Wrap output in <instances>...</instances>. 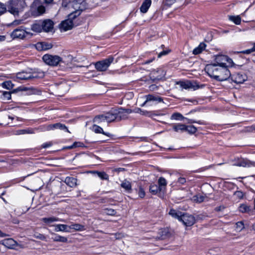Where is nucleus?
<instances>
[{
  "instance_id": "obj_57",
  "label": "nucleus",
  "mask_w": 255,
  "mask_h": 255,
  "mask_svg": "<svg viewBox=\"0 0 255 255\" xmlns=\"http://www.w3.org/2000/svg\"><path fill=\"white\" fill-rule=\"evenodd\" d=\"M3 96L6 100H10L11 99V93L9 92L5 91L3 93Z\"/></svg>"
},
{
  "instance_id": "obj_30",
  "label": "nucleus",
  "mask_w": 255,
  "mask_h": 255,
  "mask_svg": "<svg viewBox=\"0 0 255 255\" xmlns=\"http://www.w3.org/2000/svg\"><path fill=\"white\" fill-rule=\"evenodd\" d=\"M31 29L35 32H41L42 31L41 23H35L31 25Z\"/></svg>"
},
{
  "instance_id": "obj_1",
  "label": "nucleus",
  "mask_w": 255,
  "mask_h": 255,
  "mask_svg": "<svg viewBox=\"0 0 255 255\" xmlns=\"http://www.w3.org/2000/svg\"><path fill=\"white\" fill-rule=\"evenodd\" d=\"M205 71L210 77L219 81L227 80L231 76V72L227 66H219L216 64L207 65Z\"/></svg>"
},
{
  "instance_id": "obj_40",
  "label": "nucleus",
  "mask_w": 255,
  "mask_h": 255,
  "mask_svg": "<svg viewBox=\"0 0 255 255\" xmlns=\"http://www.w3.org/2000/svg\"><path fill=\"white\" fill-rule=\"evenodd\" d=\"M197 130V128L193 125L191 126H185V131H187L190 134H194Z\"/></svg>"
},
{
  "instance_id": "obj_3",
  "label": "nucleus",
  "mask_w": 255,
  "mask_h": 255,
  "mask_svg": "<svg viewBox=\"0 0 255 255\" xmlns=\"http://www.w3.org/2000/svg\"><path fill=\"white\" fill-rule=\"evenodd\" d=\"M70 5L73 9V11L70 13L71 17H77L88 7L86 0H73L70 2Z\"/></svg>"
},
{
  "instance_id": "obj_26",
  "label": "nucleus",
  "mask_w": 255,
  "mask_h": 255,
  "mask_svg": "<svg viewBox=\"0 0 255 255\" xmlns=\"http://www.w3.org/2000/svg\"><path fill=\"white\" fill-rule=\"evenodd\" d=\"M92 172L102 180H109V175L104 171H94Z\"/></svg>"
},
{
  "instance_id": "obj_18",
  "label": "nucleus",
  "mask_w": 255,
  "mask_h": 255,
  "mask_svg": "<svg viewBox=\"0 0 255 255\" xmlns=\"http://www.w3.org/2000/svg\"><path fill=\"white\" fill-rule=\"evenodd\" d=\"M151 5V0H144L139 8L140 11L143 13H146Z\"/></svg>"
},
{
  "instance_id": "obj_8",
  "label": "nucleus",
  "mask_w": 255,
  "mask_h": 255,
  "mask_svg": "<svg viewBox=\"0 0 255 255\" xmlns=\"http://www.w3.org/2000/svg\"><path fill=\"white\" fill-rule=\"evenodd\" d=\"M76 17H70V14L68 15V18L62 21L59 25V28L64 31L72 28L74 23V20Z\"/></svg>"
},
{
  "instance_id": "obj_58",
  "label": "nucleus",
  "mask_w": 255,
  "mask_h": 255,
  "mask_svg": "<svg viewBox=\"0 0 255 255\" xmlns=\"http://www.w3.org/2000/svg\"><path fill=\"white\" fill-rule=\"evenodd\" d=\"M246 131L248 132L255 131V125H253L251 126L247 127Z\"/></svg>"
},
{
  "instance_id": "obj_15",
  "label": "nucleus",
  "mask_w": 255,
  "mask_h": 255,
  "mask_svg": "<svg viewBox=\"0 0 255 255\" xmlns=\"http://www.w3.org/2000/svg\"><path fill=\"white\" fill-rule=\"evenodd\" d=\"M42 30L45 32H49L52 30L54 26V23L52 20L49 19H45L41 22Z\"/></svg>"
},
{
  "instance_id": "obj_7",
  "label": "nucleus",
  "mask_w": 255,
  "mask_h": 255,
  "mask_svg": "<svg viewBox=\"0 0 255 255\" xmlns=\"http://www.w3.org/2000/svg\"><path fill=\"white\" fill-rule=\"evenodd\" d=\"M42 59L46 64L53 66H57L62 60V58L59 56L49 54L44 55Z\"/></svg>"
},
{
  "instance_id": "obj_44",
  "label": "nucleus",
  "mask_w": 255,
  "mask_h": 255,
  "mask_svg": "<svg viewBox=\"0 0 255 255\" xmlns=\"http://www.w3.org/2000/svg\"><path fill=\"white\" fill-rule=\"evenodd\" d=\"M244 224L243 221L238 222L236 224V229L237 231L240 232L244 229Z\"/></svg>"
},
{
  "instance_id": "obj_9",
  "label": "nucleus",
  "mask_w": 255,
  "mask_h": 255,
  "mask_svg": "<svg viewBox=\"0 0 255 255\" xmlns=\"http://www.w3.org/2000/svg\"><path fill=\"white\" fill-rule=\"evenodd\" d=\"M180 221L186 227H190L195 223V218L192 215L183 213Z\"/></svg>"
},
{
  "instance_id": "obj_63",
  "label": "nucleus",
  "mask_w": 255,
  "mask_h": 255,
  "mask_svg": "<svg viewBox=\"0 0 255 255\" xmlns=\"http://www.w3.org/2000/svg\"><path fill=\"white\" fill-rule=\"evenodd\" d=\"M168 52L167 51L163 50L162 52H160L158 54V57H161L163 55H165L167 54Z\"/></svg>"
},
{
  "instance_id": "obj_51",
  "label": "nucleus",
  "mask_w": 255,
  "mask_h": 255,
  "mask_svg": "<svg viewBox=\"0 0 255 255\" xmlns=\"http://www.w3.org/2000/svg\"><path fill=\"white\" fill-rule=\"evenodd\" d=\"M138 194L139 197H140V198H143L145 195V191L143 188L141 186L139 187Z\"/></svg>"
},
{
  "instance_id": "obj_22",
  "label": "nucleus",
  "mask_w": 255,
  "mask_h": 255,
  "mask_svg": "<svg viewBox=\"0 0 255 255\" xmlns=\"http://www.w3.org/2000/svg\"><path fill=\"white\" fill-rule=\"evenodd\" d=\"M121 186L123 188H124L125 190V191L127 193H131V191H132L131 185L129 181L127 180H125L122 182Z\"/></svg>"
},
{
  "instance_id": "obj_34",
  "label": "nucleus",
  "mask_w": 255,
  "mask_h": 255,
  "mask_svg": "<svg viewBox=\"0 0 255 255\" xmlns=\"http://www.w3.org/2000/svg\"><path fill=\"white\" fill-rule=\"evenodd\" d=\"M158 186L161 189V190H163L165 188L167 184V182L166 180L163 177H160L158 179Z\"/></svg>"
},
{
  "instance_id": "obj_52",
  "label": "nucleus",
  "mask_w": 255,
  "mask_h": 255,
  "mask_svg": "<svg viewBox=\"0 0 255 255\" xmlns=\"http://www.w3.org/2000/svg\"><path fill=\"white\" fill-rule=\"evenodd\" d=\"M41 43L43 45V48L44 49V50L50 49L52 47V44L51 43H48L46 42H41Z\"/></svg>"
},
{
  "instance_id": "obj_5",
  "label": "nucleus",
  "mask_w": 255,
  "mask_h": 255,
  "mask_svg": "<svg viewBox=\"0 0 255 255\" xmlns=\"http://www.w3.org/2000/svg\"><path fill=\"white\" fill-rule=\"evenodd\" d=\"M32 36V33L27 31L23 26L14 29L11 33V36L13 39H23L27 37H31Z\"/></svg>"
},
{
  "instance_id": "obj_12",
  "label": "nucleus",
  "mask_w": 255,
  "mask_h": 255,
  "mask_svg": "<svg viewBox=\"0 0 255 255\" xmlns=\"http://www.w3.org/2000/svg\"><path fill=\"white\" fill-rule=\"evenodd\" d=\"M230 77L232 81L236 84H242L247 80L246 75L240 73L231 74Z\"/></svg>"
},
{
  "instance_id": "obj_42",
  "label": "nucleus",
  "mask_w": 255,
  "mask_h": 255,
  "mask_svg": "<svg viewBox=\"0 0 255 255\" xmlns=\"http://www.w3.org/2000/svg\"><path fill=\"white\" fill-rule=\"evenodd\" d=\"M13 84L10 81H6L1 84V86L6 89L10 90L13 88Z\"/></svg>"
},
{
  "instance_id": "obj_4",
  "label": "nucleus",
  "mask_w": 255,
  "mask_h": 255,
  "mask_svg": "<svg viewBox=\"0 0 255 255\" xmlns=\"http://www.w3.org/2000/svg\"><path fill=\"white\" fill-rule=\"evenodd\" d=\"M114 57L110 56L106 59L96 62L95 67L98 71H105L114 61Z\"/></svg>"
},
{
  "instance_id": "obj_21",
  "label": "nucleus",
  "mask_w": 255,
  "mask_h": 255,
  "mask_svg": "<svg viewBox=\"0 0 255 255\" xmlns=\"http://www.w3.org/2000/svg\"><path fill=\"white\" fill-rule=\"evenodd\" d=\"M51 234L53 236L52 237V239L54 242H59L61 243H67L68 239L66 237L60 236L54 233H51Z\"/></svg>"
},
{
  "instance_id": "obj_61",
  "label": "nucleus",
  "mask_w": 255,
  "mask_h": 255,
  "mask_svg": "<svg viewBox=\"0 0 255 255\" xmlns=\"http://www.w3.org/2000/svg\"><path fill=\"white\" fill-rule=\"evenodd\" d=\"M186 180L184 177H180L178 179L177 183L181 185H183L185 183Z\"/></svg>"
},
{
  "instance_id": "obj_27",
  "label": "nucleus",
  "mask_w": 255,
  "mask_h": 255,
  "mask_svg": "<svg viewBox=\"0 0 255 255\" xmlns=\"http://www.w3.org/2000/svg\"><path fill=\"white\" fill-rule=\"evenodd\" d=\"M185 126L184 124L178 123L173 125V129L177 132L185 131Z\"/></svg>"
},
{
  "instance_id": "obj_28",
  "label": "nucleus",
  "mask_w": 255,
  "mask_h": 255,
  "mask_svg": "<svg viewBox=\"0 0 255 255\" xmlns=\"http://www.w3.org/2000/svg\"><path fill=\"white\" fill-rule=\"evenodd\" d=\"M68 228L77 231H83L85 230V226L79 224H73L68 226Z\"/></svg>"
},
{
  "instance_id": "obj_32",
  "label": "nucleus",
  "mask_w": 255,
  "mask_h": 255,
  "mask_svg": "<svg viewBox=\"0 0 255 255\" xmlns=\"http://www.w3.org/2000/svg\"><path fill=\"white\" fill-rule=\"evenodd\" d=\"M42 221L45 223L49 225L53 222L60 221L61 220L58 218L51 217L48 218H43L42 219Z\"/></svg>"
},
{
  "instance_id": "obj_56",
  "label": "nucleus",
  "mask_w": 255,
  "mask_h": 255,
  "mask_svg": "<svg viewBox=\"0 0 255 255\" xmlns=\"http://www.w3.org/2000/svg\"><path fill=\"white\" fill-rule=\"evenodd\" d=\"M58 129L62 130H64L66 132H70L67 127L64 124L59 123Z\"/></svg>"
},
{
  "instance_id": "obj_49",
  "label": "nucleus",
  "mask_w": 255,
  "mask_h": 255,
  "mask_svg": "<svg viewBox=\"0 0 255 255\" xmlns=\"http://www.w3.org/2000/svg\"><path fill=\"white\" fill-rule=\"evenodd\" d=\"M179 0H163V3L164 5L170 6Z\"/></svg>"
},
{
  "instance_id": "obj_50",
  "label": "nucleus",
  "mask_w": 255,
  "mask_h": 255,
  "mask_svg": "<svg viewBox=\"0 0 255 255\" xmlns=\"http://www.w3.org/2000/svg\"><path fill=\"white\" fill-rule=\"evenodd\" d=\"M255 43L254 44V46L252 48L247 49L245 50H243V51H241V53L245 54H250L253 52H255Z\"/></svg>"
},
{
  "instance_id": "obj_36",
  "label": "nucleus",
  "mask_w": 255,
  "mask_h": 255,
  "mask_svg": "<svg viewBox=\"0 0 255 255\" xmlns=\"http://www.w3.org/2000/svg\"><path fill=\"white\" fill-rule=\"evenodd\" d=\"M185 119L186 118L181 114L177 112L173 113L170 117L171 120L176 121H182Z\"/></svg>"
},
{
  "instance_id": "obj_16",
  "label": "nucleus",
  "mask_w": 255,
  "mask_h": 255,
  "mask_svg": "<svg viewBox=\"0 0 255 255\" xmlns=\"http://www.w3.org/2000/svg\"><path fill=\"white\" fill-rule=\"evenodd\" d=\"M227 56L224 55H218L216 56L215 58V63L219 66H227L226 61L227 60Z\"/></svg>"
},
{
  "instance_id": "obj_29",
  "label": "nucleus",
  "mask_w": 255,
  "mask_h": 255,
  "mask_svg": "<svg viewBox=\"0 0 255 255\" xmlns=\"http://www.w3.org/2000/svg\"><path fill=\"white\" fill-rule=\"evenodd\" d=\"M206 44L204 43H201L198 47H196L193 51V53L194 55L200 54L206 48Z\"/></svg>"
},
{
  "instance_id": "obj_14",
  "label": "nucleus",
  "mask_w": 255,
  "mask_h": 255,
  "mask_svg": "<svg viewBox=\"0 0 255 255\" xmlns=\"http://www.w3.org/2000/svg\"><path fill=\"white\" fill-rule=\"evenodd\" d=\"M0 244L5 247L12 249L17 246V242L12 238H8L2 240L0 241Z\"/></svg>"
},
{
  "instance_id": "obj_48",
  "label": "nucleus",
  "mask_w": 255,
  "mask_h": 255,
  "mask_svg": "<svg viewBox=\"0 0 255 255\" xmlns=\"http://www.w3.org/2000/svg\"><path fill=\"white\" fill-rule=\"evenodd\" d=\"M105 213L108 215L114 216L117 213L116 210L111 208H106L105 209Z\"/></svg>"
},
{
  "instance_id": "obj_10",
  "label": "nucleus",
  "mask_w": 255,
  "mask_h": 255,
  "mask_svg": "<svg viewBox=\"0 0 255 255\" xmlns=\"http://www.w3.org/2000/svg\"><path fill=\"white\" fill-rule=\"evenodd\" d=\"M150 74L153 80H160L164 78L166 72L163 68H159L157 70L152 71Z\"/></svg>"
},
{
  "instance_id": "obj_35",
  "label": "nucleus",
  "mask_w": 255,
  "mask_h": 255,
  "mask_svg": "<svg viewBox=\"0 0 255 255\" xmlns=\"http://www.w3.org/2000/svg\"><path fill=\"white\" fill-rule=\"evenodd\" d=\"M161 191L160 187L156 184L151 185L149 187V191L153 195H156L159 191Z\"/></svg>"
},
{
  "instance_id": "obj_20",
  "label": "nucleus",
  "mask_w": 255,
  "mask_h": 255,
  "mask_svg": "<svg viewBox=\"0 0 255 255\" xmlns=\"http://www.w3.org/2000/svg\"><path fill=\"white\" fill-rule=\"evenodd\" d=\"M77 179L73 177H67L65 179V183L70 187H75L77 186Z\"/></svg>"
},
{
  "instance_id": "obj_33",
  "label": "nucleus",
  "mask_w": 255,
  "mask_h": 255,
  "mask_svg": "<svg viewBox=\"0 0 255 255\" xmlns=\"http://www.w3.org/2000/svg\"><path fill=\"white\" fill-rule=\"evenodd\" d=\"M34 129L31 128H28L27 129H20L16 131L15 134L20 135V134H32L34 133Z\"/></svg>"
},
{
  "instance_id": "obj_60",
  "label": "nucleus",
  "mask_w": 255,
  "mask_h": 255,
  "mask_svg": "<svg viewBox=\"0 0 255 255\" xmlns=\"http://www.w3.org/2000/svg\"><path fill=\"white\" fill-rule=\"evenodd\" d=\"M52 143L51 142H48L43 143L41 145V147L43 148H46L52 146Z\"/></svg>"
},
{
  "instance_id": "obj_59",
  "label": "nucleus",
  "mask_w": 255,
  "mask_h": 255,
  "mask_svg": "<svg viewBox=\"0 0 255 255\" xmlns=\"http://www.w3.org/2000/svg\"><path fill=\"white\" fill-rule=\"evenodd\" d=\"M138 112L142 115L149 116L150 112L147 111L142 110L141 109H138Z\"/></svg>"
},
{
  "instance_id": "obj_43",
  "label": "nucleus",
  "mask_w": 255,
  "mask_h": 255,
  "mask_svg": "<svg viewBox=\"0 0 255 255\" xmlns=\"http://www.w3.org/2000/svg\"><path fill=\"white\" fill-rule=\"evenodd\" d=\"M41 4L40 0H34L31 4V9L32 10H35Z\"/></svg>"
},
{
  "instance_id": "obj_47",
  "label": "nucleus",
  "mask_w": 255,
  "mask_h": 255,
  "mask_svg": "<svg viewBox=\"0 0 255 255\" xmlns=\"http://www.w3.org/2000/svg\"><path fill=\"white\" fill-rule=\"evenodd\" d=\"M37 11V13L38 15L42 14L45 12V7L40 4L36 9V10Z\"/></svg>"
},
{
  "instance_id": "obj_53",
  "label": "nucleus",
  "mask_w": 255,
  "mask_h": 255,
  "mask_svg": "<svg viewBox=\"0 0 255 255\" xmlns=\"http://www.w3.org/2000/svg\"><path fill=\"white\" fill-rule=\"evenodd\" d=\"M6 8L7 5L0 2V15L6 12Z\"/></svg>"
},
{
  "instance_id": "obj_6",
  "label": "nucleus",
  "mask_w": 255,
  "mask_h": 255,
  "mask_svg": "<svg viewBox=\"0 0 255 255\" xmlns=\"http://www.w3.org/2000/svg\"><path fill=\"white\" fill-rule=\"evenodd\" d=\"M182 89L186 90L192 89L195 91L198 89H202L205 87V85H199L196 82H192L189 81H179L177 83Z\"/></svg>"
},
{
  "instance_id": "obj_46",
  "label": "nucleus",
  "mask_w": 255,
  "mask_h": 255,
  "mask_svg": "<svg viewBox=\"0 0 255 255\" xmlns=\"http://www.w3.org/2000/svg\"><path fill=\"white\" fill-rule=\"evenodd\" d=\"M33 237L36 239H40L42 241H46V237L45 236L38 233H35V234H34Z\"/></svg>"
},
{
  "instance_id": "obj_45",
  "label": "nucleus",
  "mask_w": 255,
  "mask_h": 255,
  "mask_svg": "<svg viewBox=\"0 0 255 255\" xmlns=\"http://www.w3.org/2000/svg\"><path fill=\"white\" fill-rule=\"evenodd\" d=\"M93 130L96 133H102L103 132V129L97 125H93Z\"/></svg>"
},
{
  "instance_id": "obj_54",
  "label": "nucleus",
  "mask_w": 255,
  "mask_h": 255,
  "mask_svg": "<svg viewBox=\"0 0 255 255\" xmlns=\"http://www.w3.org/2000/svg\"><path fill=\"white\" fill-rule=\"evenodd\" d=\"M227 59H228L226 61L227 68H228V67H232L234 66V63L232 59L229 58L228 56H227Z\"/></svg>"
},
{
  "instance_id": "obj_23",
  "label": "nucleus",
  "mask_w": 255,
  "mask_h": 255,
  "mask_svg": "<svg viewBox=\"0 0 255 255\" xmlns=\"http://www.w3.org/2000/svg\"><path fill=\"white\" fill-rule=\"evenodd\" d=\"M59 123L51 125H45L42 126V130L43 131L53 130L58 129Z\"/></svg>"
},
{
  "instance_id": "obj_31",
  "label": "nucleus",
  "mask_w": 255,
  "mask_h": 255,
  "mask_svg": "<svg viewBox=\"0 0 255 255\" xmlns=\"http://www.w3.org/2000/svg\"><path fill=\"white\" fill-rule=\"evenodd\" d=\"M118 118L117 119L118 120H125L128 118L127 115H125L124 113V111H126L127 113H129L128 110H125L122 108H121L119 110H118Z\"/></svg>"
},
{
  "instance_id": "obj_2",
  "label": "nucleus",
  "mask_w": 255,
  "mask_h": 255,
  "mask_svg": "<svg viewBox=\"0 0 255 255\" xmlns=\"http://www.w3.org/2000/svg\"><path fill=\"white\" fill-rule=\"evenodd\" d=\"M44 76V73L42 71H34L32 72L22 71L17 73L14 78L15 81L22 83L33 79L42 78Z\"/></svg>"
},
{
  "instance_id": "obj_62",
  "label": "nucleus",
  "mask_w": 255,
  "mask_h": 255,
  "mask_svg": "<svg viewBox=\"0 0 255 255\" xmlns=\"http://www.w3.org/2000/svg\"><path fill=\"white\" fill-rule=\"evenodd\" d=\"M36 48L38 50H44V49L43 48V45L41 42H38L36 44Z\"/></svg>"
},
{
  "instance_id": "obj_38",
  "label": "nucleus",
  "mask_w": 255,
  "mask_h": 255,
  "mask_svg": "<svg viewBox=\"0 0 255 255\" xmlns=\"http://www.w3.org/2000/svg\"><path fill=\"white\" fill-rule=\"evenodd\" d=\"M239 211L242 213H249L251 209L250 206H248L247 204H242L239 208Z\"/></svg>"
},
{
  "instance_id": "obj_11",
  "label": "nucleus",
  "mask_w": 255,
  "mask_h": 255,
  "mask_svg": "<svg viewBox=\"0 0 255 255\" xmlns=\"http://www.w3.org/2000/svg\"><path fill=\"white\" fill-rule=\"evenodd\" d=\"M234 165L237 166H242L244 167H250L255 166V162L249 160L247 159L241 158L238 159L234 163Z\"/></svg>"
},
{
  "instance_id": "obj_64",
  "label": "nucleus",
  "mask_w": 255,
  "mask_h": 255,
  "mask_svg": "<svg viewBox=\"0 0 255 255\" xmlns=\"http://www.w3.org/2000/svg\"><path fill=\"white\" fill-rule=\"evenodd\" d=\"M197 124H198L199 125H207V123L206 122L204 121H196V123Z\"/></svg>"
},
{
  "instance_id": "obj_39",
  "label": "nucleus",
  "mask_w": 255,
  "mask_h": 255,
  "mask_svg": "<svg viewBox=\"0 0 255 255\" xmlns=\"http://www.w3.org/2000/svg\"><path fill=\"white\" fill-rule=\"evenodd\" d=\"M105 114L99 115L95 116L93 119V122L97 124H100L101 122L106 121L105 119Z\"/></svg>"
},
{
  "instance_id": "obj_17",
  "label": "nucleus",
  "mask_w": 255,
  "mask_h": 255,
  "mask_svg": "<svg viewBox=\"0 0 255 255\" xmlns=\"http://www.w3.org/2000/svg\"><path fill=\"white\" fill-rule=\"evenodd\" d=\"M146 99V102H155L156 103H159L163 102V99L156 95L149 94L145 96Z\"/></svg>"
},
{
  "instance_id": "obj_25",
  "label": "nucleus",
  "mask_w": 255,
  "mask_h": 255,
  "mask_svg": "<svg viewBox=\"0 0 255 255\" xmlns=\"http://www.w3.org/2000/svg\"><path fill=\"white\" fill-rule=\"evenodd\" d=\"M53 226L55 227L54 231L55 232H69V231L67 230V228L68 227V226L65 224H56L53 225Z\"/></svg>"
},
{
  "instance_id": "obj_55",
  "label": "nucleus",
  "mask_w": 255,
  "mask_h": 255,
  "mask_svg": "<svg viewBox=\"0 0 255 255\" xmlns=\"http://www.w3.org/2000/svg\"><path fill=\"white\" fill-rule=\"evenodd\" d=\"M74 146H75V148L76 147H84L87 148V146H86L83 142H80V141H75L74 142Z\"/></svg>"
},
{
  "instance_id": "obj_13",
  "label": "nucleus",
  "mask_w": 255,
  "mask_h": 255,
  "mask_svg": "<svg viewBox=\"0 0 255 255\" xmlns=\"http://www.w3.org/2000/svg\"><path fill=\"white\" fill-rule=\"evenodd\" d=\"M119 113L118 110H112L105 114V119H106V121L108 123L114 122L118 118Z\"/></svg>"
},
{
  "instance_id": "obj_19",
  "label": "nucleus",
  "mask_w": 255,
  "mask_h": 255,
  "mask_svg": "<svg viewBox=\"0 0 255 255\" xmlns=\"http://www.w3.org/2000/svg\"><path fill=\"white\" fill-rule=\"evenodd\" d=\"M169 232L167 229H161L159 231L158 235L155 238L156 240H162L168 237Z\"/></svg>"
},
{
  "instance_id": "obj_41",
  "label": "nucleus",
  "mask_w": 255,
  "mask_h": 255,
  "mask_svg": "<svg viewBox=\"0 0 255 255\" xmlns=\"http://www.w3.org/2000/svg\"><path fill=\"white\" fill-rule=\"evenodd\" d=\"M205 196L202 195L198 194L193 197V200L196 203H201L204 201Z\"/></svg>"
},
{
  "instance_id": "obj_37",
  "label": "nucleus",
  "mask_w": 255,
  "mask_h": 255,
  "mask_svg": "<svg viewBox=\"0 0 255 255\" xmlns=\"http://www.w3.org/2000/svg\"><path fill=\"white\" fill-rule=\"evenodd\" d=\"M229 19L237 25H239L241 23V18L239 15H231L229 16Z\"/></svg>"
},
{
  "instance_id": "obj_24",
  "label": "nucleus",
  "mask_w": 255,
  "mask_h": 255,
  "mask_svg": "<svg viewBox=\"0 0 255 255\" xmlns=\"http://www.w3.org/2000/svg\"><path fill=\"white\" fill-rule=\"evenodd\" d=\"M169 214L172 217L178 219L179 221H180L181 218L183 215V214L181 212L176 211L173 209L170 210Z\"/></svg>"
}]
</instances>
